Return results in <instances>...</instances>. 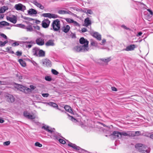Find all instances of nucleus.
<instances>
[{
  "label": "nucleus",
  "instance_id": "obj_1",
  "mask_svg": "<svg viewBox=\"0 0 153 153\" xmlns=\"http://www.w3.org/2000/svg\"><path fill=\"white\" fill-rule=\"evenodd\" d=\"M135 147L140 152L145 153L146 152L147 153L149 152V151L146 150V146L142 143H138L136 144L135 145Z\"/></svg>",
  "mask_w": 153,
  "mask_h": 153
},
{
  "label": "nucleus",
  "instance_id": "obj_2",
  "mask_svg": "<svg viewBox=\"0 0 153 153\" xmlns=\"http://www.w3.org/2000/svg\"><path fill=\"white\" fill-rule=\"evenodd\" d=\"M51 26L54 31H57L60 29V22L58 19L54 20Z\"/></svg>",
  "mask_w": 153,
  "mask_h": 153
},
{
  "label": "nucleus",
  "instance_id": "obj_3",
  "mask_svg": "<svg viewBox=\"0 0 153 153\" xmlns=\"http://www.w3.org/2000/svg\"><path fill=\"white\" fill-rule=\"evenodd\" d=\"M79 42L81 44L83 45H82V46L88 51L89 50L88 47L89 42L87 39H85L83 37H82L79 39Z\"/></svg>",
  "mask_w": 153,
  "mask_h": 153
},
{
  "label": "nucleus",
  "instance_id": "obj_4",
  "mask_svg": "<svg viewBox=\"0 0 153 153\" xmlns=\"http://www.w3.org/2000/svg\"><path fill=\"white\" fill-rule=\"evenodd\" d=\"M74 50L77 52H85L88 51L87 49L85 48L82 45H78L75 46Z\"/></svg>",
  "mask_w": 153,
  "mask_h": 153
},
{
  "label": "nucleus",
  "instance_id": "obj_5",
  "mask_svg": "<svg viewBox=\"0 0 153 153\" xmlns=\"http://www.w3.org/2000/svg\"><path fill=\"white\" fill-rule=\"evenodd\" d=\"M121 138L122 136H128V137H134L135 136L134 132L133 131H128L126 132H121Z\"/></svg>",
  "mask_w": 153,
  "mask_h": 153
},
{
  "label": "nucleus",
  "instance_id": "obj_6",
  "mask_svg": "<svg viewBox=\"0 0 153 153\" xmlns=\"http://www.w3.org/2000/svg\"><path fill=\"white\" fill-rule=\"evenodd\" d=\"M18 88L20 91H24L26 93H30L31 92V90L29 88L21 85H19L18 86Z\"/></svg>",
  "mask_w": 153,
  "mask_h": 153
},
{
  "label": "nucleus",
  "instance_id": "obj_7",
  "mask_svg": "<svg viewBox=\"0 0 153 153\" xmlns=\"http://www.w3.org/2000/svg\"><path fill=\"white\" fill-rule=\"evenodd\" d=\"M50 21L48 19H45L42 22V25L43 27L46 28L48 27L49 25Z\"/></svg>",
  "mask_w": 153,
  "mask_h": 153
},
{
  "label": "nucleus",
  "instance_id": "obj_8",
  "mask_svg": "<svg viewBox=\"0 0 153 153\" xmlns=\"http://www.w3.org/2000/svg\"><path fill=\"white\" fill-rule=\"evenodd\" d=\"M7 101L9 102H13L15 100V99L13 95L10 94H8L5 96Z\"/></svg>",
  "mask_w": 153,
  "mask_h": 153
},
{
  "label": "nucleus",
  "instance_id": "obj_9",
  "mask_svg": "<svg viewBox=\"0 0 153 153\" xmlns=\"http://www.w3.org/2000/svg\"><path fill=\"white\" fill-rule=\"evenodd\" d=\"M42 64L44 66L46 67H51V62L50 60L45 59L42 62Z\"/></svg>",
  "mask_w": 153,
  "mask_h": 153
},
{
  "label": "nucleus",
  "instance_id": "obj_10",
  "mask_svg": "<svg viewBox=\"0 0 153 153\" xmlns=\"http://www.w3.org/2000/svg\"><path fill=\"white\" fill-rule=\"evenodd\" d=\"M36 43L38 45L42 46L44 44L45 42L44 39L41 38H38L36 40Z\"/></svg>",
  "mask_w": 153,
  "mask_h": 153
},
{
  "label": "nucleus",
  "instance_id": "obj_11",
  "mask_svg": "<svg viewBox=\"0 0 153 153\" xmlns=\"http://www.w3.org/2000/svg\"><path fill=\"white\" fill-rule=\"evenodd\" d=\"M92 36L96 38L98 40H101V35L97 32H94L91 33Z\"/></svg>",
  "mask_w": 153,
  "mask_h": 153
},
{
  "label": "nucleus",
  "instance_id": "obj_12",
  "mask_svg": "<svg viewBox=\"0 0 153 153\" xmlns=\"http://www.w3.org/2000/svg\"><path fill=\"white\" fill-rule=\"evenodd\" d=\"M136 48V46L134 44L128 46L124 50L127 51H131L134 50Z\"/></svg>",
  "mask_w": 153,
  "mask_h": 153
},
{
  "label": "nucleus",
  "instance_id": "obj_13",
  "mask_svg": "<svg viewBox=\"0 0 153 153\" xmlns=\"http://www.w3.org/2000/svg\"><path fill=\"white\" fill-rule=\"evenodd\" d=\"M42 128L44 129L46 131L51 134L53 132V130L51 128H50L49 126L46 125L42 126Z\"/></svg>",
  "mask_w": 153,
  "mask_h": 153
},
{
  "label": "nucleus",
  "instance_id": "obj_14",
  "mask_svg": "<svg viewBox=\"0 0 153 153\" xmlns=\"http://www.w3.org/2000/svg\"><path fill=\"white\" fill-rule=\"evenodd\" d=\"M62 30L64 32L67 33L70 30V27L68 25L63 26L62 28Z\"/></svg>",
  "mask_w": 153,
  "mask_h": 153
},
{
  "label": "nucleus",
  "instance_id": "obj_15",
  "mask_svg": "<svg viewBox=\"0 0 153 153\" xmlns=\"http://www.w3.org/2000/svg\"><path fill=\"white\" fill-rule=\"evenodd\" d=\"M54 40H49L45 43V45L47 46H53L54 45Z\"/></svg>",
  "mask_w": 153,
  "mask_h": 153
},
{
  "label": "nucleus",
  "instance_id": "obj_16",
  "mask_svg": "<svg viewBox=\"0 0 153 153\" xmlns=\"http://www.w3.org/2000/svg\"><path fill=\"white\" fill-rule=\"evenodd\" d=\"M121 132L118 131H113L112 135L114 136L115 137H117L118 138H121Z\"/></svg>",
  "mask_w": 153,
  "mask_h": 153
},
{
  "label": "nucleus",
  "instance_id": "obj_17",
  "mask_svg": "<svg viewBox=\"0 0 153 153\" xmlns=\"http://www.w3.org/2000/svg\"><path fill=\"white\" fill-rule=\"evenodd\" d=\"M39 49L37 48H34L32 49V52L33 55L36 56H38V52Z\"/></svg>",
  "mask_w": 153,
  "mask_h": 153
},
{
  "label": "nucleus",
  "instance_id": "obj_18",
  "mask_svg": "<svg viewBox=\"0 0 153 153\" xmlns=\"http://www.w3.org/2000/svg\"><path fill=\"white\" fill-rule=\"evenodd\" d=\"M33 3L35 5L39 8L40 9L42 10H43L44 9V7L41 4L38 2L37 1H35Z\"/></svg>",
  "mask_w": 153,
  "mask_h": 153
},
{
  "label": "nucleus",
  "instance_id": "obj_19",
  "mask_svg": "<svg viewBox=\"0 0 153 153\" xmlns=\"http://www.w3.org/2000/svg\"><path fill=\"white\" fill-rule=\"evenodd\" d=\"M7 19L11 22L14 24H15L17 22V20L15 18H12L10 17H7Z\"/></svg>",
  "mask_w": 153,
  "mask_h": 153
},
{
  "label": "nucleus",
  "instance_id": "obj_20",
  "mask_svg": "<svg viewBox=\"0 0 153 153\" xmlns=\"http://www.w3.org/2000/svg\"><path fill=\"white\" fill-rule=\"evenodd\" d=\"M64 108L65 110L71 113H72L73 112V111L71 108L68 105H65L64 106Z\"/></svg>",
  "mask_w": 153,
  "mask_h": 153
},
{
  "label": "nucleus",
  "instance_id": "obj_21",
  "mask_svg": "<svg viewBox=\"0 0 153 153\" xmlns=\"http://www.w3.org/2000/svg\"><path fill=\"white\" fill-rule=\"evenodd\" d=\"M45 52L42 50H39L38 56L39 57H43L45 56Z\"/></svg>",
  "mask_w": 153,
  "mask_h": 153
},
{
  "label": "nucleus",
  "instance_id": "obj_22",
  "mask_svg": "<svg viewBox=\"0 0 153 153\" xmlns=\"http://www.w3.org/2000/svg\"><path fill=\"white\" fill-rule=\"evenodd\" d=\"M85 26H87L91 24V22L90 20H89L88 18L85 19Z\"/></svg>",
  "mask_w": 153,
  "mask_h": 153
},
{
  "label": "nucleus",
  "instance_id": "obj_23",
  "mask_svg": "<svg viewBox=\"0 0 153 153\" xmlns=\"http://www.w3.org/2000/svg\"><path fill=\"white\" fill-rule=\"evenodd\" d=\"M15 8L17 10H21L22 9V5L21 4H16L15 5Z\"/></svg>",
  "mask_w": 153,
  "mask_h": 153
},
{
  "label": "nucleus",
  "instance_id": "obj_24",
  "mask_svg": "<svg viewBox=\"0 0 153 153\" xmlns=\"http://www.w3.org/2000/svg\"><path fill=\"white\" fill-rule=\"evenodd\" d=\"M28 13L30 14H37V12L35 10L31 9L29 10L28 11Z\"/></svg>",
  "mask_w": 153,
  "mask_h": 153
},
{
  "label": "nucleus",
  "instance_id": "obj_25",
  "mask_svg": "<svg viewBox=\"0 0 153 153\" xmlns=\"http://www.w3.org/2000/svg\"><path fill=\"white\" fill-rule=\"evenodd\" d=\"M18 61L20 64L23 67H25L26 66V63L22 59H20Z\"/></svg>",
  "mask_w": 153,
  "mask_h": 153
},
{
  "label": "nucleus",
  "instance_id": "obj_26",
  "mask_svg": "<svg viewBox=\"0 0 153 153\" xmlns=\"http://www.w3.org/2000/svg\"><path fill=\"white\" fill-rule=\"evenodd\" d=\"M9 23L5 21H2L0 22V27H2V26H8Z\"/></svg>",
  "mask_w": 153,
  "mask_h": 153
},
{
  "label": "nucleus",
  "instance_id": "obj_27",
  "mask_svg": "<svg viewBox=\"0 0 153 153\" xmlns=\"http://www.w3.org/2000/svg\"><path fill=\"white\" fill-rule=\"evenodd\" d=\"M48 104L56 108L57 109H58V105L56 103L53 102H50L48 103Z\"/></svg>",
  "mask_w": 153,
  "mask_h": 153
},
{
  "label": "nucleus",
  "instance_id": "obj_28",
  "mask_svg": "<svg viewBox=\"0 0 153 153\" xmlns=\"http://www.w3.org/2000/svg\"><path fill=\"white\" fill-rule=\"evenodd\" d=\"M68 146H69L71 147L74 149L78 150V147L75 144H73L71 143H69L68 144Z\"/></svg>",
  "mask_w": 153,
  "mask_h": 153
},
{
  "label": "nucleus",
  "instance_id": "obj_29",
  "mask_svg": "<svg viewBox=\"0 0 153 153\" xmlns=\"http://www.w3.org/2000/svg\"><path fill=\"white\" fill-rule=\"evenodd\" d=\"M101 60L104 62H108L111 60V57H108L106 58L101 59Z\"/></svg>",
  "mask_w": 153,
  "mask_h": 153
},
{
  "label": "nucleus",
  "instance_id": "obj_30",
  "mask_svg": "<svg viewBox=\"0 0 153 153\" xmlns=\"http://www.w3.org/2000/svg\"><path fill=\"white\" fill-rule=\"evenodd\" d=\"M58 13L59 14H68V12L67 11L63 10H59L58 11Z\"/></svg>",
  "mask_w": 153,
  "mask_h": 153
},
{
  "label": "nucleus",
  "instance_id": "obj_31",
  "mask_svg": "<svg viewBox=\"0 0 153 153\" xmlns=\"http://www.w3.org/2000/svg\"><path fill=\"white\" fill-rule=\"evenodd\" d=\"M43 16L51 18V14L50 13H45L42 14Z\"/></svg>",
  "mask_w": 153,
  "mask_h": 153
},
{
  "label": "nucleus",
  "instance_id": "obj_32",
  "mask_svg": "<svg viewBox=\"0 0 153 153\" xmlns=\"http://www.w3.org/2000/svg\"><path fill=\"white\" fill-rule=\"evenodd\" d=\"M27 31H31L33 30V28L31 25H30L26 27Z\"/></svg>",
  "mask_w": 153,
  "mask_h": 153
},
{
  "label": "nucleus",
  "instance_id": "obj_33",
  "mask_svg": "<svg viewBox=\"0 0 153 153\" xmlns=\"http://www.w3.org/2000/svg\"><path fill=\"white\" fill-rule=\"evenodd\" d=\"M91 46L95 47L97 46V43L96 42L93 41L91 42Z\"/></svg>",
  "mask_w": 153,
  "mask_h": 153
},
{
  "label": "nucleus",
  "instance_id": "obj_34",
  "mask_svg": "<svg viewBox=\"0 0 153 153\" xmlns=\"http://www.w3.org/2000/svg\"><path fill=\"white\" fill-rule=\"evenodd\" d=\"M26 118L29 119L33 120L35 118V117L34 115H30L29 114L28 115Z\"/></svg>",
  "mask_w": 153,
  "mask_h": 153
},
{
  "label": "nucleus",
  "instance_id": "obj_35",
  "mask_svg": "<svg viewBox=\"0 0 153 153\" xmlns=\"http://www.w3.org/2000/svg\"><path fill=\"white\" fill-rule=\"evenodd\" d=\"M8 41L7 40L5 41L4 42L0 41V46H4L5 45V44L8 43Z\"/></svg>",
  "mask_w": 153,
  "mask_h": 153
},
{
  "label": "nucleus",
  "instance_id": "obj_36",
  "mask_svg": "<svg viewBox=\"0 0 153 153\" xmlns=\"http://www.w3.org/2000/svg\"><path fill=\"white\" fill-rule=\"evenodd\" d=\"M66 21L69 23H72L74 21L73 19H72L70 18H66L65 19Z\"/></svg>",
  "mask_w": 153,
  "mask_h": 153
},
{
  "label": "nucleus",
  "instance_id": "obj_37",
  "mask_svg": "<svg viewBox=\"0 0 153 153\" xmlns=\"http://www.w3.org/2000/svg\"><path fill=\"white\" fill-rule=\"evenodd\" d=\"M17 79L20 81L22 79V76L19 75L18 74H17L16 75Z\"/></svg>",
  "mask_w": 153,
  "mask_h": 153
},
{
  "label": "nucleus",
  "instance_id": "obj_38",
  "mask_svg": "<svg viewBox=\"0 0 153 153\" xmlns=\"http://www.w3.org/2000/svg\"><path fill=\"white\" fill-rule=\"evenodd\" d=\"M35 145L36 146H38L39 147H41L42 146V145L40 144L39 142H37L35 143Z\"/></svg>",
  "mask_w": 153,
  "mask_h": 153
},
{
  "label": "nucleus",
  "instance_id": "obj_39",
  "mask_svg": "<svg viewBox=\"0 0 153 153\" xmlns=\"http://www.w3.org/2000/svg\"><path fill=\"white\" fill-rule=\"evenodd\" d=\"M29 114H30L29 113H28L27 112V111H25L24 112V113H23L24 116L25 117H26V118L27 117L28 115Z\"/></svg>",
  "mask_w": 153,
  "mask_h": 153
},
{
  "label": "nucleus",
  "instance_id": "obj_40",
  "mask_svg": "<svg viewBox=\"0 0 153 153\" xmlns=\"http://www.w3.org/2000/svg\"><path fill=\"white\" fill-rule=\"evenodd\" d=\"M51 71L52 73L55 75H57L59 73L56 70L54 69H52Z\"/></svg>",
  "mask_w": 153,
  "mask_h": 153
},
{
  "label": "nucleus",
  "instance_id": "obj_41",
  "mask_svg": "<svg viewBox=\"0 0 153 153\" xmlns=\"http://www.w3.org/2000/svg\"><path fill=\"white\" fill-rule=\"evenodd\" d=\"M3 10V13H4L6 10H7L8 9V7L7 6H3L1 7Z\"/></svg>",
  "mask_w": 153,
  "mask_h": 153
},
{
  "label": "nucleus",
  "instance_id": "obj_42",
  "mask_svg": "<svg viewBox=\"0 0 153 153\" xmlns=\"http://www.w3.org/2000/svg\"><path fill=\"white\" fill-rule=\"evenodd\" d=\"M59 141L60 143L62 144H65L66 143L65 141L62 139H59Z\"/></svg>",
  "mask_w": 153,
  "mask_h": 153
},
{
  "label": "nucleus",
  "instance_id": "obj_43",
  "mask_svg": "<svg viewBox=\"0 0 153 153\" xmlns=\"http://www.w3.org/2000/svg\"><path fill=\"white\" fill-rule=\"evenodd\" d=\"M45 79L48 81H51V80L52 79L49 76H46L45 78Z\"/></svg>",
  "mask_w": 153,
  "mask_h": 153
},
{
  "label": "nucleus",
  "instance_id": "obj_44",
  "mask_svg": "<svg viewBox=\"0 0 153 153\" xmlns=\"http://www.w3.org/2000/svg\"><path fill=\"white\" fill-rule=\"evenodd\" d=\"M10 142L9 141H6L4 143L3 145L4 146H7L10 145Z\"/></svg>",
  "mask_w": 153,
  "mask_h": 153
},
{
  "label": "nucleus",
  "instance_id": "obj_45",
  "mask_svg": "<svg viewBox=\"0 0 153 153\" xmlns=\"http://www.w3.org/2000/svg\"><path fill=\"white\" fill-rule=\"evenodd\" d=\"M85 12L87 14L88 13L90 14H92L93 13L92 11L90 9L88 10L87 12Z\"/></svg>",
  "mask_w": 153,
  "mask_h": 153
},
{
  "label": "nucleus",
  "instance_id": "obj_46",
  "mask_svg": "<svg viewBox=\"0 0 153 153\" xmlns=\"http://www.w3.org/2000/svg\"><path fill=\"white\" fill-rule=\"evenodd\" d=\"M49 94L48 93H44L42 94V96L44 97H48L49 96Z\"/></svg>",
  "mask_w": 153,
  "mask_h": 153
},
{
  "label": "nucleus",
  "instance_id": "obj_47",
  "mask_svg": "<svg viewBox=\"0 0 153 153\" xmlns=\"http://www.w3.org/2000/svg\"><path fill=\"white\" fill-rule=\"evenodd\" d=\"M58 17V16L55 14H51V18H57Z\"/></svg>",
  "mask_w": 153,
  "mask_h": 153
},
{
  "label": "nucleus",
  "instance_id": "obj_48",
  "mask_svg": "<svg viewBox=\"0 0 153 153\" xmlns=\"http://www.w3.org/2000/svg\"><path fill=\"white\" fill-rule=\"evenodd\" d=\"M74 24L76 26H79V24L77 23L76 22L74 21V20L73 22L72 23Z\"/></svg>",
  "mask_w": 153,
  "mask_h": 153
},
{
  "label": "nucleus",
  "instance_id": "obj_49",
  "mask_svg": "<svg viewBox=\"0 0 153 153\" xmlns=\"http://www.w3.org/2000/svg\"><path fill=\"white\" fill-rule=\"evenodd\" d=\"M19 27L24 29H26V27L24 25L21 24L19 25Z\"/></svg>",
  "mask_w": 153,
  "mask_h": 153
},
{
  "label": "nucleus",
  "instance_id": "obj_50",
  "mask_svg": "<svg viewBox=\"0 0 153 153\" xmlns=\"http://www.w3.org/2000/svg\"><path fill=\"white\" fill-rule=\"evenodd\" d=\"M30 89L31 90V89H32V90H33L36 88V87H34V86H33V85H30Z\"/></svg>",
  "mask_w": 153,
  "mask_h": 153
},
{
  "label": "nucleus",
  "instance_id": "obj_51",
  "mask_svg": "<svg viewBox=\"0 0 153 153\" xmlns=\"http://www.w3.org/2000/svg\"><path fill=\"white\" fill-rule=\"evenodd\" d=\"M19 45V44L18 43L16 42H15L12 44V45L13 46H16L18 45Z\"/></svg>",
  "mask_w": 153,
  "mask_h": 153
},
{
  "label": "nucleus",
  "instance_id": "obj_52",
  "mask_svg": "<svg viewBox=\"0 0 153 153\" xmlns=\"http://www.w3.org/2000/svg\"><path fill=\"white\" fill-rule=\"evenodd\" d=\"M22 54V53L21 52L17 51L16 52V55L18 56H20Z\"/></svg>",
  "mask_w": 153,
  "mask_h": 153
},
{
  "label": "nucleus",
  "instance_id": "obj_53",
  "mask_svg": "<svg viewBox=\"0 0 153 153\" xmlns=\"http://www.w3.org/2000/svg\"><path fill=\"white\" fill-rule=\"evenodd\" d=\"M81 31L82 32L84 33L86 32L87 30L86 28L84 27L82 28Z\"/></svg>",
  "mask_w": 153,
  "mask_h": 153
},
{
  "label": "nucleus",
  "instance_id": "obj_54",
  "mask_svg": "<svg viewBox=\"0 0 153 153\" xmlns=\"http://www.w3.org/2000/svg\"><path fill=\"white\" fill-rule=\"evenodd\" d=\"M134 134L135 136H139L140 135V132L139 131H136Z\"/></svg>",
  "mask_w": 153,
  "mask_h": 153
},
{
  "label": "nucleus",
  "instance_id": "obj_55",
  "mask_svg": "<svg viewBox=\"0 0 153 153\" xmlns=\"http://www.w3.org/2000/svg\"><path fill=\"white\" fill-rule=\"evenodd\" d=\"M111 90L114 91H117V89L115 87H112L111 88Z\"/></svg>",
  "mask_w": 153,
  "mask_h": 153
},
{
  "label": "nucleus",
  "instance_id": "obj_56",
  "mask_svg": "<svg viewBox=\"0 0 153 153\" xmlns=\"http://www.w3.org/2000/svg\"><path fill=\"white\" fill-rule=\"evenodd\" d=\"M1 36L3 37L5 39H7V37L6 36V35H5V34H2L1 35Z\"/></svg>",
  "mask_w": 153,
  "mask_h": 153
},
{
  "label": "nucleus",
  "instance_id": "obj_57",
  "mask_svg": "<svg viewBox=\"0 0 153 153\" xmlns=\"http://www.w3.org/2000/svg\"><path fill=\"white\" fill-rule=\"evenodd\" d=\"M147 10L150 13V14L151 15H153V13L152 11L151 10H150L149 9H148Z\"/></svg>",
  "mask_w": 153,
  "mask_h": 153
},
{
  "label": "nucleus",
  "instance_id": "obj_58",
  "mask_svg": "<svg viewBox=\"0 0 153 153\" xmlns=\"http://www.w3.org/2000/svg\"><path fill=\"white\" fill-rule=\"evenodd\" d=\"M142 33L141 32H140L138 33V34L137 35V36H140L142 35Z\"/></svg>",
  "mask_w": 153,
  "mask_h": 153
},
{
  "label": "nucleus",
  "instance_id": "obj_59",
  "mask_svg": "<svg viewBox=\"0 0 153 153\" xmlns=\"http://www.w3.org/2000/svg\"><path fill=\"white\" fill-rule=\"evenodd\" d=\"M33 27H34V28H35L36 29H37L38 30H39L40 27L39 26H34Z\"/></svg>",
  "mask_w": 153,
  "mask_h": 153
},
{
  "label": "nucleus",
  "instance_id": "obj_60",
  "mask_svg": "<svg viewBox=\"0 0 153 153\" xmlns=\"http://www.w3.org/2000/svg\"><path fill=\"white\" fill-rule=\"evenodd\" d=\"M32 46V45H26V48H30Z\"/></svg>",
  "mask_w": 153,
  "mask_h": 153
},
{
  "label": "nucleus",
  "instance_id": "obj_61",
  "mask_svg": "<svg viewBox=\"0 0 153 153\" xmlns=\"http://www.w3.org/2000/svg\"><path fill=\"white\" fill-rule=\"evenodd\" d=\"M106 42V40L103 39L102 41V44H104Z\"/></svg>",
  "mask_w": 153,
  "mask_h": 153
},
{
  "label": "nucleus",
  "instance_id": "obj_62",
  "mask_svg": "<svg viewBox=\"0 0 153 153\" xmlns=\"http://www.w3.org/2000/svg\"><path fill=\"white\" fill-rule=\"evenodd\" d=\"M4 120L1 119H0V123H4Z\"/></svg>",
  "mask_w": 153,
  "mask_h": 153
},
{
  "label": "nucleus",
  "instance_id": "obj_63",
  "mask_svg": "<svg viewBox=\"0 0 153 153\" xmlns=\"http://www.w3.org/2000/svg\"><path fill=\"white\" fill-rule=\"evenodd\" d=\"M122 27H124V28H125L126 29L128 30L129 29L128 28L126 27L125 25H122Z\"/></svg>",
  "mask_w": 153,
  "mask_h": 153
},
{
  "label": "nucleus",
  "instance_id": "obj_64",
  "mask_svg": "<svg viewBox=\"0 0 153 153\" xmlns=\"http://www.w3.org/2000/svg\"><path fill=\"white\" fill-rule=\"evenodd\" d=\"M3 13V10L2 9V8L1 7V9H0V13Z\"/></svg>",
  "mask_w": 153,
  "mask_h": 153
}]
</instances>
